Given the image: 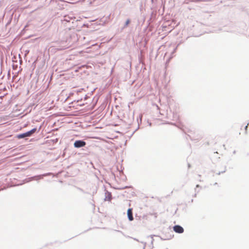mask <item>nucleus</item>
<instances>
[{"mask_svg": "<svg viewBox=\"0 0 249 249\" xmlns=\"http://www.w3.org/2000/svg\"><path fill=\"white\" fill-rule=\"evenodd\" d=\"M36 128H35L32 129L31 130L28 131L26 133L18 135L17 137L19 139H22V138L27 137H30L33 134L35 133L36 132Z\"/></svg>", "mask_w": 249, "mask_h": 249, "instance_id": "1", "label": "nucleus"}, {"mask_svg": "<svg viewBox=\"0 0 249 249\" xmlns=\"http://www.w3.org/2000/svg\"><path fill=\"white\" fill-rule=\"evenodd\" d=\"M86 145V142L81 140L76 141L74 143V146L76 148H80Z\"/></svg>", "mask_w": 249, "mask_h": 249, "instance_id": "2", "label": "nucleus"}, {"mask_svg": "<svg viewBox=\"0 0 249 249\" xmlns=\"http://www.w3.org/2000/svg\"><path fill=\"white\" fill-rule=\"evenodd\" d=\"M174 231L178 233H182L184 231L183 228L179 225H176L173 227Z\"/></svg>", "mask_w": 249, "mask_h": 249, "instance_id": "3", "label": "nucleus"}, {"mask_svg": "<svg viewBox=\"0 0 249 249\" xmlns=\"http://www.w3.org/2000/svg\"><path fill=\"white\" fill-rule=\"evenodd\" d=\"M127 216L130 221L133 220V214H132V209L130 208L127 210Z\"/></svg>", "mask_w": 249, "mask_h": 249, "instance_id": "4", "label": "nucleus"}, {"mask_svg": "<svg viewBox=\"0 0 249 249\" xmlns=\"http://www.w3.org/2000/svg\"><path fill=\"white\" fill-rule=\"evenodd\" d=\"M111 199V195L110 193L107 192L106 193V197L105 198L106 200H108L110 201Z\"/></svg>", "mask_w": 249, "mask_h": 249, "instance_id": "5", "label": "nucleus"}, {"mask_svg": "<svg viewBox=\"0 0 249 249\" xmlns=\"http://www.w3.org/2000/svg\"><path fill=\"white\" fill-rule=\"evenodd\" d=\"M130 23V20L129 19H128L126 22H125V26H128V25Z\"/></svg>", "mask_w": 249, "mask_h": 249, "instance_id": "6", "label": "nucleus"}, {"mask_svg": "<svg viewBox=\"0 0 249 249\" xmlns=\"http://www.w3.org/2000/svg\"><path fill=\"white\" fill-rule=\"evenodd\" d=\"M248 126V124L247 125H246L245 127V128L246 132H247Z\"/></svg>", "mask_w": 249, "mask_h": 249, "instance_id": "7", "label": "nucleus"}]
</instances>
